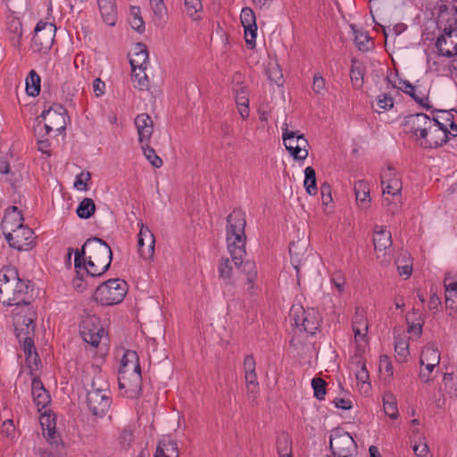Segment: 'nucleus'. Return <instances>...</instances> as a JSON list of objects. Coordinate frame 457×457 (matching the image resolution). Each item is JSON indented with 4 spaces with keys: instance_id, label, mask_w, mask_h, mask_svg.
Wrapping results in <instances>:
<instances>
[{
    "instance_id": "nucleus-11",
    "label": "nucleus",
    "mask_w": 457,
    "mask_h": 457,
    "mask_svg": "<svg viewBox=\"0 0 457 457\" xmlns=\"http://www.w3.org/2000/svg\"><path fill=\"white\" fill-rule=\"evenodd\" d=\"M4 236L9 246L19 252L29 251L37 245V237L34 231L26 225L12 231H8Z\"/></svg>"
},
{
    "instance_id": "nucleus-62",
    "label": "nucleus",
    "mask_w": 457,
    "mask_h": 457,
    "mask_svg": "<svg viewBox=\"0 0 457 457\" xmlns=\"http://www.w3.org/2000/svg\"><path fill=\"white\" fill-rule=\"evenodd\" d=\"M383 204L386 209V212L391 215H395V213H397L401 208L400 200H398L397 202H393L387 196L384 197Z\"/></svg>"
},
{
    "instance_id": "nucleus-58",
    "label": "nucleus",
    "mask_w": 457,
    "mask_h": 457,
    "mask_svg": "<svg viewBox=\"0 0 457 457\" xmlns=\"http://www.w3.org/2000/svg\"><path fill=\"white\" fill-rule=\"evenodd\" d=\"M219 275L223 279H229L232 275V266L228 259H223L219 266Z\"/></svg>"
},
{
    "instance_id": "nucleus-5",
    "label": "nucleus",
    "mask_w": 457,
    "mask_h": 457,
    "mask_svg": "<svg viewBox=\"0 0 457 457\" xmlns=\"http://www.w3.org/2000/svg\"><path fill=\"white\" fill-rule=\"evenodd\" d=\"M289 317L294 325L301 330L313 336L320 325V316L315 308L304 309L301 305H293L289 312Z\"/></svg>"
},
{
    "instance_id": "nucleus-63",
    "label": "nucleus",
    "mask_w": 457,
    "mask_h": 457,
    "mask_svg": "<svg viewBox=\"0 0 457 457\" xmlns=\"http://www.w3.org/2000/svg\"><path fill=\"white\" fill-rule=\"evenodd\" d=\"M392 179H400L397 177L395 170L388 166L386 170H384L381 174V183L382 185H385L386 183L389 182Z\"/></svg>"
},
{
    "instance_id": "nucleus-35",
    "label": "nucleus",
    "mask_w": 457,
    "mask_h": 457,
    "mask_svg": "<svg viewBox=\"0 0 457 457\" xmlns=\"http://www.w3.org/2000/svg\"><path fill=\"white\" fill-rule=\"evenodd\" d=\"M413 317L411 318L410 314L406 316V321L409 324L408 332L413 333L420 337L422 334V327L424 324V320L421 317V314L419 311L413 309V312L411 314Z\"/></svg>"
},
{
    "instance_id": "nucleus-54",
    "label": "nucleus",
    "mask_w": 457,
    "mask_h": 457,
    "mask_svg": "<svg viewBox=\"0 0 457 457\" xmlns=\"http://www.w3.org/2000/svg\"><path fill=\"white\" fill-rule=\"evenodd\" d=\"M119 440L122 448L129 449L134 441V435L132 429L129 428H125L121 431Z\"/></svg>"
},
{
    "instance_id": "nucleus-25",
    "label": "nucleus",
    "mask_w": 457,
    "mask_h": 457,
    "mask_svg": "<svg viewBox=\"0 0 457 457\" xmlns=\"http://www.w3.org/2000/svg\"><path fill=\"white\" fill-rule=\"evenodd\" d=\"M352 328L355 340H357L358 337L361 340H364L367 337L368 319L363 309L356 307L355 313L352 319Z\"/></svg>"
},
{
    "instance_id": "nucleus-24",
    "label": "nucleus",
    "mask_w": 457,
    "mask_h": 457,
    "mask_svg": "<svg viewBox=\"0 0 457 457\" xmlns=\"http://www.w3.org/2000/svg\"><path fill=\"white\" fill-rule=\"evenodd\" d=\"M33 337L34 336L22 337L21 342L22 343V349L26 356V362L30 369L31 375L33 374L34 370H37L38 364L41 361L37 352Z\"/></svg>"
},
{
    "instance_id": "nucleus-20",
    "label": "nucleus",
    "mask_w": 457,
    "mask_h": 457,
    "mask_svg": "<svg viewBox=\"0 0 457 457\" xmlns=\"http://www.w3.org/2000/svg\"><path fill=\"white\" fill-rule=\"evenodd\" d=\"M154 236L149 228L140 223V230L138 233L137 248L139 255L144 259H150L154 253Z\"/></svg>"
},
{
    "instance_id": "nucleus-23",
    "label": "nucleus",
    "mask_w": 457,
    "mask_h": 457,
    "mask_svg": "<svg viewBox=\"0 0 457 457\" xmlns=\"http://www.w3.org/2000/svg\"><path fill=\"white\" fill-rule=\"evenodd\" d=\"M135 126L140 144L149 143L154 132V122L147 113H140L135 118Z\"/></svg>"
},
{
    "instance_id": "nucleus-1",
    "label": "nucleus",
    "mask_w": 457,
    "mask_h": 457,
    "mask_svg": "<svg viewBox=\"0 0 457 457\" xmlns=\"http://www.w3.org/2000/svg\"><path fill=\"white\" fill-rule=\"evenodd\" d=\"M245 226V213L241 209H234L227 217L226 239L232 261L245 274L246 281L253 288L257 278V269L254 262L243 261L246 253Z\"/></svg>"
},
{
    "instance_id": "nucleus-10",
    "label": "nucleus",
    "mask_w": 457,
    "mask_h": 457,
    "mask_svg": "<svg viewBox=\"0 0 457 457\" xmlns=\"http://www.w3.org/2000/svg\"><path fill=\"white\" fill-rule=\"evenodd\" d=\"M283 141L286 149L288 151L290 155L298 161H303L308 156L307 147L309 143L304 137L303 134L300 133L299 130L291 131L287 129V125L285 124V128L282 129Z\"/></svg>"
},
{
    "instance_id": "nucleus-3",
    "label": "nucleus",
    "mask_w": 457,
    "mask_h": 457,
    "mask_svg": "<svg viewBox=\"0 0 457 457\" xmlns=\"http://www.w3.org/2000/svg\"><path fill=\"white\" fill-rule=\"evenodd\" d=\"M30 281L20 278L18 270L13 266H5L0 270V302L7 306L30 303L29 287Z\"/></svg>"
},
{
    "instance_id": "nucleus-46",
    "label": "nucleus",
    "mask_w": 457,
    "mask_h": 457,
    "mask_svg": "<svg viewBox=\"0 0 457 457\" xmlns=\"http://www.w3.org/2000/svg\"><path fill=\"white\" fill-rule=\"evenodd\" d=\"M266 74L268 76L269 80H270L271 82L275 83L278 86L283 85V74L278 64H270L269 67L267 68Z\"/></svg>"
},
{
    "instance_id": "nucleus-39",
    "label": "nucleus",
    "mask_w": 457,
    "mask_h": 457,
    "mask_svg": "<svg viewBox=\"0 0 457 457\" xmlns=\"http://www.w3.org/2000/svg\"><path fill=\"white\" fill-rule=\"evenodd\" d=\"M305 250L304 244H300L299 242H292L289 245V254L291 258V262L294 268L298 271L300 264H301V257L303 255Z\"/></svg>"
},
{
    "instance_id": "nucleus-56",
    "label": "nucleus",
    "mask_w": 457,
    "mask_h": 457,
    "mask_svg": "<svg viewBox=\"0 0 457 457\" xmlns=\"http://www.w3.org/2000/svg\"><path fill=\"white\" fill-rule=\"evenodd\" d=\"M91 179L90 172H80L76 176V180L74 182V187L79 190L87 191V182Z\"/></svg>"
},
{
    "instance_id": "nucleus-27",
    "label": "nucleus",
    "mask_w": 457,
    "mask_h": 457,
    "mask_svg": "<svg viewBox=\"0 0 457 457\" xmlns=\"http://www.w3.org/2000/svg\"><path fill=\"white\" fill-rule=\"evenodd\" d=\"M134 51L135 57L129 60L132 71L134 72L137 69L146 70L149 54L145 44L141 42L137 43Z\"/></svg>"
},
{
    "instance_id": "nucleus-49",
    "label": "nucleus",
    "mask_w": 457,
    "mask_h": 457,
    "mask_svg": "<svg viewBox=\"0 0 457 457\" xmlns=\"http://www.w3.org/2000/svg\"><path fill=\"white\" fill-rule=\"evenodd\" d=\"M145 70H139L138 72L136 71L133 72L131 71L132 80L137 82V84H135V87L138 88L139 90L146 89L149 86L147 75L145 74Z\"/></svg>"
},
{
    "instance_id": "nucleus-64",
    "label": "nucleus",
    "mask_w": 457,
    "mask_h": 457,
    "mask_svg": "<svg viewBox=\"0 0 457 457\" xmlns=\"http://www.w3.org/2000/svg\"><path fill=\"white\" fill-rule=\"evenodd\" d=\"M325 87V79L319 74L313 77L312 89L316 94H320Z\"/></svg>"
},
{
    "instance_id": "nucleus-52",
    "label": "nucleus",
    "mask_w": 457,
    "mask_h": 457,
    "mask_svg": "<svg viewBox=\"0 0 457 457\" xmlns=\"http://www.w3.org/2000/svg\"><path fill=\"white\" fill-rule=\"evenodd\" d=\"M131 28L139 32L143 33L145 31V21L143 18L139 15V8L133 7L132 9V18L130 20Z\"/></svg>"
},
{
    "instance_id": "nucleus-17",
    "label": "nucleus",
    "mask_w": 457,
    "mask_h": 457,
    "mask_svg": "<svg viewBox=\"0 0 457 457\" xmlns=\"http://www.w3.org/2000/svg\"><path fill=\"white\" fill-rule=\"evenodd\" d=\"M438 54L445 57L457 55V29L445 28L436 41Z\"/></svg>"
},
{
    "instance_id": "nucleus-26",
    "label": "nucleus",
    "mask_w": 457,
    "mask_h": 457,
    "mask_svg": "<svg viewBox=\"0 0 457 457\" xmlns=\"http://www.w3.org/2000/svg\"><path fill=\"white\" fill-rule=\"evenodd\" d=\"M236 104L241 117L245 120L249 117V98L247 87L242 84H237L234 87Z\"/></svg>"
},
{
    "instance_id": "nucleus-40",
    "label": "nucleus",
    "mask_w": 457,
    "mask_h": 457,
    "mask_svg": "<svg viewBox=\"0 0 457 457\" xmlns=\"http://www.w3.org/2000/svg\"><path fill=\"white\" fill-rule=\"evenodd\" d=\"M276 448L278 455L293 453L292 440L288 433L282 431L277 436Z\"/></svg>"
},
{
    "instance_id": "nucleus-8",
    "label": "nucleus",
    "mask_w": 457,
    "mask_h": 457,
    "mask_svg": "<svg viewBox=\"0 0 457 457\" xmlns=\"http://www.w3.org/2000/svg\"><path fill=\"white\" fill-rule=\"evenodd\" d=\"M104 328L101 324L100 319L95 314L87 313L81 315L79 323V334L83 340L94 347H97L103 337Z\"/></svg>"
},
{
    "instance_id": "nucleus-12",
    "label": "nucleus",
    "mask_w": 457,
    "mask_h": 457,
    "mask_svg": "<svg viewBox=\"0 0 457 457\" xmlns=\"http://www.w3.org/2000/svg\"><path fill=\"white\" fill-rule=\"evenodd\" d=\"M86 403L93 416L103 418L112 404V398L109 392L96 388V384L93 382L92 389L87 391Z\"/></svg>"
},
{
    "instance_id": "nucleus-42",
    "label": "nucleus",
    "mask_w": 457,
    "mask_h": 457,
    "mask_svg": "<svg viewBox=\"0 0 457 457\" xmlns=\"http://www.w3.org/2000/svg\"><path fill=\"white\" fill-rule=\"evenodd\" d=\"M160 448L167 457H169V455L171 457H179L178 444L170 437L159 441L156 449Z\"/></svg>"
},
{
    "instance_id": "nucleus-59",
    "label": "nucleus",
    "mask_w": 457,
    "mask_h": 457,
    "mask_svg": "<svg viewBox=\"0 0 457 457\" xmlns=\"http://www.w3.org/2000/svg\"><path fill=\"white\" fill-rule=\"evenodd\" d=\"M320 189L322 204L328 206L333 201V198L331 195V187L328 182H324L320 185Z\"/></svg>"
},
{
    "instance_id": "nucleus-19",
    "label": "nucleus",
    "mask_w": 457,
    "mask_h": 457,
    "mask_svg": "<svg viewBox=\"0 0 457 457\" xmlns=\"http://www.w3.org/2000/svg\"><path fill=\"white\" fill-rule=\"evenodd\" d=\"M40 424L42 427L43 431H47V434L46 436V439L47 442L52 445H55V447L58 449L61 445L62 448H63V443L62 442L60 434L56 431V415L50 411H45L40 415Z\"/></svg>"
},
{
    "instance_id": "nucleus-48",
    "label": "nucleus",
    "mask_w": 457,
    "mask_h": 457,
    "mask_svg": "<svg viewBox=\"0 0 457 457\" xmlns=\"http://www.w3.org/2000/svg\"><path fill=\"white\" fill-rule=\"evenodd\" d=\"M33 401L37 406L38 411L45 409L51 402V397L47 390L39 391L32 395Z\"/></svg>"
},
{
    "instance_id": "nucleus-15",
    "label": "nucleus",
    "mask_w": 457,
    "mask_h": 457,
    "mask_svg": "<svg viewBox=\"0 0 457 457\" xmlns=\"http://www.w3.org/2000/svg\"><path fill=\"white\" fill-rule=\"evenodd\" d=\"M329 449L332 455H340L355 453L357 445L349 433L341 432L337 429L333 431L330 435Z\"/></svg>"
},
{
    "instance_id": "nucleus-34",
    "label": "nucleus",
    "mask_w": 457,
    "mask_h": 457,
    "mask_svg": "<svg viewBox=\"0 0 457 457\" xmlns=\"http://www.w3.org/2000/svg\"><path fill=\"white\" fill-rule=\"evenodd\" d=\"M41 79L36 71L31 70L26 78V93L29 96H37L40 93Z\"/></svg>"
},
{
    "instance_id": "nucleus-37",
    "label": "nucleus",
    "mask_w": 457,
    "mask_h": 457,
    "mask_svg": "<svg viewBox=\"0 0 457 457\" xmlns=\"http://www.w3.org/2000/svg\"><path fill=\"white\" fill-rule=\"evenodd\" d=\"M364 67L359 62L352 60L350 78L354 88H361L363 86Z\"/></svg>"
},
{
    "instance_id": "nucleus-51",
    "label": "nucleus",
    "mask_w": 457,
    "mask_h": 457,
    "mask_svg": "<svg viewBox=\"0 0 457 457\" xmlns=\"http://www.w3.org/2000/svg\"><path fill=\"white\" fill-rule=\"evenodd\" d=\"M184 4L187 13L193 17L195 20L198 17H195L199 12L203 10V4L201 0H184Z\"/></svg>"
},
{
    "instance_id": "nucleus-28",
    "label": "nucleus",
    "mask_w": 457,
    "mask_h": 457,
    "mask_svg": "<svg viewBox=\"0 0 457 457\" xmlns=\"http://www.w3.org/2000/svg\"><path fill=\"white\" fill-rule=\"evenodd\" d=\"M98 7L104 21L113 26L117 21L116 1L115 0H97Z\"/></svg>"
},
{
    "instance_id": "nucleus-7",
    "label": "nucleus",
    "mask_w": 457,
    "mask_h": 457,
    "mask_svg": "<svg viewBox=\"0 0 457 457\" xmlns=\"http://www.w3.org/2000/svg\"><path fill=\"white\" fill-rule=\"evenodd\" d=\"M119 388L124 389L129 398H137L142 391V376L139 363L130 365L129 370L119 369Z\"/></svg>"
},
{
    "instance_id": "nucleus-14",
    "label": "nucleus",
    "mask_w": 457,
    "mask_h": 457,
    "mask_svg": "<svg viewBox=\"0 0 457 457\" xmlns=\"http://www.w3.org/2000/svg\"><path fill=\"white\" fill-rule=\"evenodd\" d=\"M70 120L66 108L60 104H54L48 109L44 110L42 113L35 119L39 127L43 121H48L55 128V131L62 133L65 130L67 120Z\"/></svg>"
},
{
    "instance_id": "nucleus-6",
    "label": "nucleus",
    "mask_w": 457,
    "mask_h": 457,
    "mask_svg": "<svg viewBox=\"0 0 457 457\" xmlns=\"http://www.w3.org/2000/svg\"><path fill=\"white\" fill-rule=\"evenodd\" d=\"M37 313L30 303L13 310V326L16 337L21 342L22 337L35 335Z\"/></svg>"
},
{
    "instance_id": "nucleus-32",
    "label": "nucleus",
    "mask_w": 457,
    "mask_h": 457,
    "mask_svg": "<svg viewBox=\"0 0 457 457\" xmlns=\"http://www.w3.org/2000/svg\"><path fill=\"white\" fill-rule=\"evenodd\" d=\"M376 228L378 229L375 230L373 237L374 248L376 251H384L392 245L391 233L383 227Z\"/></svg>"
},
{
    "instance_id": "nucleus-22",
    "label": "nucleus",
    "mask_w": 457,
    "mask_h": 457,
    "mask_svg": "<svg viewBox=\"0 0 457 457\" xmlns=\"http://www.w3.org/2000/svg\"><path fill=\"white\" fill-rule=\"evenodd\" d=\"M23 220V215L17 206L12 205L8 207L1 221L3 234L5 235L8 231H12L25 226Z\"/></svg>"
},
{
    "instance_id": "nucleus-55",
    "label": "nucleus",
    "mask_w": 457,
    "mask_h": 457,
    "mask_svg": "<svg viewBox=\"0 0 457 457\" xmlns=\"http://www.w3.org/2000/svg\"><path fill=\"white\" fill-rule=\"evenodd\" d=\"M445 308L449 310V315L453 316L457 312V292L448 293L445 292Z\"/></svg>"
},
{
    "instance_id": "nucleus-43",
    "label": "nucleus",
    "mask_w": 457,
    "mask_h": 457,
    "mask_svg": "<svg viewBox=\"0 0 457 457\" xmlns=\"http://www.w3.org/2000/svg\"><path fill=\"white\" fill-rule=\"evenodd\" d=\"M395 358L399 362H405L410 353L408 342L402 337H395Z\"/></svg>"
},
{
    "instance_id": "nucleus-30",
    "label": "nucleus",
    "mask_w": 457,
    "mask_h": 457,
    "mask_svg": "<svg viewBox=\"0 0 457 457\" xmlns=\"http://www.w3.org/2000/svg\"><path fill=\"white\" fill-rule=\"evenodd\" d=\"M354 193L357 204L361 208H368L370 203V186L364 180H358L354 183Z\"/></svg>"
},
{
    "instance_id": "nucleus-61",
    "label": "nucleus",
    "mask_w": 457,
    "mask_h": 457,
    "mask_svg": "<svg viewBox=\"0 0 457 457\" xmlns=\"http://www.w3.org/2000/svg\"><path fill=\"white\" fill-rule=\"evenodd\" d=\"M383 370H385L389 377L393 376V365L387 355H381L379 358V371L382 372Z\"/></svg>"
},
{
    "instance_id": "nucleus-47",
    "label": "nucleus",
    "mask_w": 457,
    "mask_h": 457,
    "mask_svg": "<svg viewBox=\"0 0 457 457\" xmlns=\"http://www.w3.org/2000/svg\"><path fill=\"white\" fill-rule=\"evenodd\" d=\"M312 386L314 391V397L318 400H323L326 395V381L321 378H313L312 379Z\"/></svg>"
},
{
    "instance_id": "nucleus-41",
    "label": "nucleus",
    "mask_w": 457,
    "mask_h": 457,
    "mask_svg": "<svg viewBox=\"0 0 457 457\" xmlns=\"http://www.w3.org/2000/svg\"><path fill=\"white\" fill-rule=\"evenodd\" d=\"M303 186L310 195H315L317 194L316 172L311 166L306 167L304 170Z\"/></svg>"
},
{
    "instance_id": "nucleus-2",
    "label": "nucleus",
    "mask_w": 457,
    "mask_h": 457,
    "mask_svg": "<svg viewBox=\"0 0 457 457\" xmlns=\"http://www.w3.org/2000/svg\"><path fill=\"white\" fill-rule=\"evenodd\" d=\"M112 261L111 246L97 237H92L86 240L80 249H76L74 268L80 270V263H85L89 271L87 275L100 277L110 268Z\"/></svg>"
},
{
    "instance_id": "nucleus-31",
    "label": "nucleus",
    "mask_w": 457,
    "mask_h": 457,
    "mask_svg": "<svg viewBox=\"0 0 457 457\" xmlns=\"http://www.w3.org/2000/svg\"><path fill=\"white\" fill-rule=\"evenodd\" d=\"M6 29L10 35V39L12 41L14 46L21 44L22 37V23L21 20L14 16H9L6 22Z\"/></svg>"
},
{
    "instance_id": "nucleus-4",
    "label": "nucleus",
    "mask_w": 457,
    "mask_h": 457,
    "mask_svg": "<svg viewBox=\"0 0 457 457\" xmlns=\"http://www.w3.org/2000/svg\"><path fill=\"white\" fill-rule=\"evenodd\" d=\"M128 284L124 279L111 278L99 285L94 293V299L104 306L121 303L128 293Z\"/></svg>"
},
{
    "instance_id": "nucleus-9",
    "label": "nucleus",
    "mask_w": 457,
    "mask_h": 457,
    "mask_svg": "<svg viewBox=\"0 0 457 457\" xmlns=\"http://www.w3.org/2000/svg\"><path fill=\"white\" fill-rule=\"evenodd\" d=\"M56 27L51 22L39 21L34 29L31 48L33 52L46 53L48 52L55 37Z\"/></svg>"
},
{
    "instance_id": "nucleus-57",
    "label": "nucleus",
    "mask_w": 457,
    "mask_h": 457,
    "mask_svg": "<svg viewBox=\"0 0 457 457\" xmlns=\"http://www.w3.org/2000/svg\"><path fill=\"white\" fill-rule=\"evenodd\" d=\"M150 5L154 14L157 18L162 19L167 14V9L163 0H150Z\"/></svg>"
},
{
    "instance_id": "nucleus-13",
    "label": "nucleus",
    "mask_w": 457,
    "mask_h": 457,
    "mask_svg": "<svg viewBox=\"0 0 457 457\" xmlns=\"http://www.w3.org/2000/svg\"><path fill=\"white\" fill-rule=\"evenodd\" d=\"M403 125L407 134L414 136L417 140H421L428 136L432 121L428 114L418 112L405 116Z\"/></svg>"
},
{
    "instance_id": "nucleus-16",
    "label": "nucleus",
    "mask_w": 457,
    "mask_h": 457,
    "mask_svg": "<svg viewBox=\"0 0 457 457\" xmlns=\"http://www.w3.org/2000/svg\"><path fill=\"white\" fill-rule=\"evenodd\" d=\"M241 24L245 29V40L249 49L256 46L257 24L254 12L250 7H244L240 14Z\"/></svg>"
},
{
    "instance_id": "nucleus-45",
    "label": "nucleus",
    "mask_w": 457,
    "mask_h": 457,
    "mask_svg": "<svg viewBox=\"0 0 457 457\" xmlns=\"http://www.w3.org/2000/svg\"><path fill=\"white\" fill-rule=\"evenodd\" d=\"M142 150L145 157L148 160V162L154 168H160L162 166L163 162L161 157H159L155 150L149 145V143L142 144Z\"/></svg>"
},
{
    "instance_id": "nucleus-18",
    "label": "nucleus",
    "mask_w": 457,
    "mask_h": 457,
    "mask_svg": "<svg viewBox=\"0 0 457 457\" xmlns=\"http://www.w3.org/2000/svg\"><path fill=\"white\" fill-rule=\"evenodd\" d=\"M386 81L391 85L393 88H397L403 92L404 94L410 96L420 106L423 107L426 110L432 109V105L429 104V96L428 93L423 94L420 92L419 94L416 92L415 86H413L410 81L399 79L398 84L393 82L392 79L387 76Z\"/></svg>"
},
{
    "instance_id": "nucleus-53",
    "label": "nucleus",
    "mask_w": 457,
    "mask_h": 457,
    "mask_svg": "<svg viewBox=\"0 0 457 457\" xmlns=\"http://www.w3.org/2000/svg\"><path fill=\"white\" fill-rule=\"evenodd\" d=\"M139 363L138 356L135 351H126L120 361V368L129 370L130 365Z\"/></svg>"
},
{
    "instance_id": "nucleus-44",
    "label": "nucleus",
    "mask_w": 457,
    "mask_h": 457,
    "mask_svg": "<svg viewBox=\"0 0 457 457\" xmlns=\"http://www.w3.org/2000/svg\"><path fill=\"white\" fill-rule=\"evenodd\" d=\"M424 360H427L428 362H433L439 364L440 362V353L435 345H428L424 347L420 358V364L424 365Z\"/></svg>"
},
{
    "instance_id": "nucleus-60",
    "label": "nucleus",
    "mask_w": 457,
    "mask_h": 457,
    "mask_svg": "<svg viewBox=\"0 0 457 457\" xmlns=\"http://www.w3.org/2000/svg\"><path fill=\"white\" fill-rule=\"evenodd\" d=\"M378 105L379 109L389 110L394 106V99L389 95L382 94L378 96Z\"/></svg>"
},
{
    "instance_id": "nucleus-36",
    "label": "nucleus",
    "mask_w": 457,
    "mask_h": 457,
    "mask_svg": "<svg viewBox=\"0 0 457 457\" xmlns=\"http://www.w3.org/2000/svg\"><path fill=\"white\" fill-rule=\"evenodd\" d=\"M383 406L385 414L392 420H396L399 416L397 402L392 393H386L383 396Z\"/></svg>"
},
{
    "instance_id": "nucleus-50",
    "label": "nucleus",
    "mask_w": 457,
    "mask_h": 457,
    "mask_svg": "<svg viewBox=\"0 0 457 457\" xmlns=\"http://www.w3.org/2000/svg\"><path fill=\"white\" fill-rule=\"evenodd\" d=\"M384 186V195H390L393 197L400 196L403 187L401 179H392L389 182L386 183Z\"/></svg>"
},
{
    "instance_id": "nucleus-33",
    "label": "nucleus",
    "mask_w": 457,
    "mask_h": 457,
    "mask_svg": "<svg viewBox=\"0 0 457 457\" xmlns=\"http://www.w3.org/2000/svg\"><path fill=\"white\" fill-rule=\"evenodd\" d=\"M354 33V44L359 51L368 52L374 47L372 38L367 31L357 30L354 25L351 26Z\"/></svg>"
},
{
    "instance_id": "nucleus-21",
    "label": "nucleus",
    "mask_w": 457,
    "mask_h": 457,
    "mask_svg": "<svg viewBox=\"0 0 457 457\" xmlns=\"http://www.w3.org/2000/svg\"><path fill=\"white\" fill-rule=\"evenodd\" d=\"M457 137L456 134L451 131H440L438 129H431L428 130L427 138H422L420 145L424 148H438L445 145L450 139Z\"/></svg>"
},
{
    "instance_id": "nucleus-38",
    "label": "nucleus",
    "mask_w": 457,
    "mask_h": 457,
    "mask_svg": "<svg viewBox=\"0 0 457 457\" xmlns=\"http://www.w3.org/2000/svg\"><path fill=\"white\" fill-rule=\"evenodd\" d=\"M96 212V204L93 199L84 198L76 209V213L80 219H89Z\"/></svg>"
},
{
    "instance_id": "nucleus-29",
    "label": "nucleus",
    "mask_w": 457,
    "mask_h": 457,
    "mask_svg": "<svg viewBox=\"0 0 457 457\" xmlns=\"http://www.w3.org/2000/svg\"><path fill=\"white\" fill-rule=\"evenodd\" d=\"M80 270L75 269L76 276L72 279L73 287L79 291H85L89 286L90 279L96 278L95 275L87 274L85 271H89L85 263H80Z\"/></svg>"
}]
</instances>
